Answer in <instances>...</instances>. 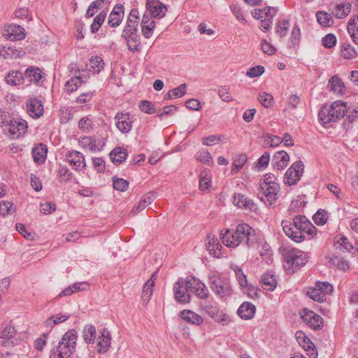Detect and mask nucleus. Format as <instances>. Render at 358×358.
I'll return each instance as SVG.
<instances>
[{
  "instance_id": "nucleus-1",
  "label": "nucleus",
  "mask_w": 358,
  "mask_h": 358,
  "mask_svg": "<svg viewBox=\"0 0 358 358\" xmlns=\"http://www.w3.org/2000/svg\"><path fill=\"white\" fill-rule=\"evenodd\" d=\"M282 227L285 234L296 243H301L305 238V234L313 236L316 228L304 215H298L292 220H282Z\"/></svg>"
},
{
  "instance_id": "nucleus-2",
  "label": "nucleus",
  "mask_w": 358,
  "mask_h": 358,
  "mask_svg": "<svg viewBox=\"0 0 358 358\" xmlns=\"http://www.w3.org/2000/svg\"><path fill=\"white\" fill-rule=\"evenodd\" d=\"M220 235L222 243L230 248H235L240 244L250 247L255 240L253 229L247 224H239L234 232L227 229L224 234L221 232Z\"/></svg>"
},
{
  "instance_id": "nucleus-3",
  "label": "nucleus",
  "mask_w": 358,
  "mask_h": 358,
  "mask_svg": "<svg viewBox=\"0 0 358 358\" xmlns=\"http://www.w3.org/2000/svg\"><path fill=\"white\" fill-rule=\"evenodd\" d=\"M261 200L266 206H273L278 199L280 185L277 177L271 173L265 174L259 181Z\"/></svg>"
},
{
  "instance_id": "nucleus-4",
  "label": "nucleus",
  "mask_w": 358,
  "mask_h": 358,
  "mask_svg": "<svg viewBox=\"0 0 358 358\" xmlns=\"http://www.w3.org/2000/svg\"><path fill=\"white\" fill-rule=\"evenodd\" d=\"M347 110L345 103L334 101L331 106H324L320 109L318 113L319 120L324 127H330L334 122L343 118Z\"/></svg>"
},
{
  "instance_id": "nucleus-5",
  "label": "nucleus",
  "mask_w": 358,
  "mask_h": 358,
  "mask_svg": "<svg viewBox=\"0 0 358 358\" xmlns=\"http://www.w3.org/2000/svg\"><path fill=\"white\" fill-rule=\"evenodd\" d=\"M284 267L290 273H294L306 263V254L296 248L287 251L284 255Z\"/></svg>"
},
{
  "instance_id": "nucleus-6",
  "label": "nucleus",
  "mask_w": 358,
  "mask_h": 358,
  "mask_svg": "<svg viewBox=\"0 0 358 358\" xmlns=\"http://www.w3.org/2000/svg\"><path fill=\"white\" fill-rule=\"evenodd\" d=\"M209 285L213 292L221 298L231 294V288L228 278L212 273L208 276Z\"/></svg>"
},
{
  "instance_id": "nucleus-7",
  "label": "nucleus",
  "mask_w": 358,
  "mask_h": 358,
  "mask_svg": "<svg viewBox=\"0 0 358 358\" xmlns=\"http://www.w3.org/2000/svg\"><path fill=\"white\" fill-rule=\"evenodd\" d=\"M192 288V277L179 278L173 285V290L176 301L187 303L191 301L190 289Z\"/></svg>"
},
{
  "instance_id": "nucleus-8",
  "label": "nucleus",
  "mask_w": 358,
  "mask_h": 358,
  "mask_svg": "<svg viewBox=\"0 0 358 358\" xmlns=\"http://www.w3.org/2000/svg\"><path fill=\"white\" fill-rule=\"evenodd\" d=\"M77 334L74 330L65 333L59 343L57 348L64 357H70L76 348Z\"/></svg>"
},
{
  "instance_id": "nucleus-9",
  "label": "nucleus",
  "mask_w": 358,
  "mask_h": 358,
  "mask_svg": "<svg viewBox=\"0 0 358 358\" xmlns=\"http://www.w3.org/2000/svg\"><path fill=\"white\" fill-rule=\"evenodd\" d=\"M333 292V287L327 282H317L315 286L310 288L308 292V296L313 300L317 302H323L326 296Z\"/></svg>"
},
{
  "instance_id": "nucleus-10",
  "label": "nucleus",
  "mask_w": 358,
  "mask_h": 358,
  "mask_svg": "<svg viewBox=\"0 0 358 358\" xmlns=\"http://www.w3.org/2000/svg\"><path fill=\"white\" fill-rule=\"evenodd\" d=\"M200 307L203 312L215 322L222 323L223 325L228 323V316L212 303L202 302L200 303Z\"/></svg>"
},
{
  "instance_id": "nucleus-11",
  "label": "nucleus",
  "mask_w": 358,
  "mask_h": 358,
  "mask_svg": "<svg viewBox=\"0 0 358 358\" xmlns=\"http://www.w3.org/2000/svg\"><path fill=\"white\" fill-rule=\"evenodd\" d=\"M303 164L301 161L294 162L286 171L284 177L285 184L288 185H295L302 176Z\"/></svg>"
},
{
  "instance_id": "nucleus-12",
  "label": "nucleus",
  "mask_w": 358,
  "mask_h": 358,
  "mask_svg": "<svg viewBox=\"0 0 358 358\" xmlns=\"http://www.w3.org/2000/svg\"><path fill=\"white\" fill-rule=\"evenodd\" d=\"M27 123L25 120L12 117L6 127L5 131L10 134L11 138H17L27 132Z\"/></svg>"
},
{
  "instance_id": "nucleus-13",
  "label": "nucleus",
  "mask_w": 358,
  "mask_h": 358,
  "mask_svg": "<svg viewBox=\"0 0 358 358\" xmlns=\"http://www.w3.org/2000/svg\"><path fill=\"white\" fill-rule=\"evenodd\" d=\"M301 318L303 322L313 330L320 329L323 327V319L310 310L304 308L301 313Z\"/></svg>"
},
{
  "instance_id": "nucleus-14",
  "label": "nucleus",
  "mask_w": 358,
  "mask_h": 358,
  "mask_svg": "<svg viewBox=\"0 0 358 358\" xmlns=\"http://www.w3.org/2000/svg\"><path fill=\"white\" fill-rule=\"evenodd\" d=\"M115 126L122 133H129L132 129V117L129 113H117L115 116Z\"/></svg>"
},
{
  "instance_id": "nucleus-15",
  "label": "nucleus",
  "mask_w": 358,
  "mask_h": 358,
  "mask_svg": "<svg viewBox=\"0 0 358 358\" xmlns=\"http://www.w3.org/2000/svg\"><path fill=\"white\" fill-rule=\"evenodd\" d=\"M16 330L14 327L7 325L1 332L0 336V345L9 347L14 346L17 343L15 338Z\"/></svg>"
},
{
  "instance_id": "nucleus-16",
  "label": "nucleus",
  "mask_w": 358,
  "mask_h": 358,
  "mask_svg": "<svg viewBox=\"0 0 358 358\" xmlns=\"http://www.w3.org/2000/svg\"><path fill=\"white\" fill-rule=\"evenodd\" d=\"M66 161L73 166L76 171H81L86 166L83 155L78 152L72 150L68 152L66 156Z\"/></svg>"
},
{
  "instance_id": "nucleus-17",
  "label": "nucleus",
  "mask_w": 358,
  "mask_h": 358,
  "mask_svg": "<svg viewBox=\"0 0 358 358\" xmlns=\"http://www.w3.org/2000/svg\"><path fill=\"white\" fill-rule=\"evenodd\" d=\"M124 18V6L117 4L113 8L108 18V24L110 27H118Z\"/></svg>"
},
{
  "instance_id": "nucleus-18",
  "label": "nucleus",
  "mask_w": 358,
  "mask_h": 358,
  "mask_svg": "<svg viewBox=\"0 0 358 358\" xmlns=\"http://www.w3.org/2000/svg\"><path fill=\"white\" fill-rule=\"evenodd\" d=\"M146 7L153 17L159 19L165 15L167 10L164 4L156 0H147Z\"/></svg>"
},
{
  "instance_id": "nucleus-19",
  "label": "nucleus",
  "mask_w": 358,
  "mask_h": 358,
  "mask_svg": "<svg viewBox=\"0 0 358 358\" xmlns=\"http://www.w3.org/2000/svg\"><path fill=\"white\" fill-rule=\"evenodd\" d=\"M206 245L209 253L215 257L219 258L222 255V245L214 234H210L207 236Z\"/></svg>"
},
{
  "instance_id": "nucleus-20",
  "label": "nucleus",
  "mask_w": 358,
  "mask_h": 358,
  "mask_svg": "<svg viewBox=\"0 0 358 358\" xmlns=\"http://www.w3.org/2000/svg\"><path fill=\"white\" fill-rule=\"evenodd\" d=\"M190 292L201 299H206L209 296V292L206 285L195 277H192Z\"/></svg>"
},
{
  "instance_id": "nucleus-21",
  "label": "nucleus",
  "mask_w": 358,
  "mask_h": 358,
  "mask_svg": "<svg viewBox=\"0 0 358 358\" xmlns=\"http://www.w3.org/2000/svg\"><path fill=\"white\" fill-rule=\"evenodd\" d=\"M28 114L34 118H38L43 114V106L42 101L36 98H31L27 103Z\"/></svg>"
},
{
  "instance_id": "nucleus-22",
  "label": "nucleus",
  "mask_w": 358,
  "mask_h": 358,
  "mask_svg": "<svg viewBox=\"0 0 358 358\" xmlns=\"http://www.w3.org/2000/svg\"><path fill=\"white\" fill-rule=\"evenodd\" d=\"M100 334L101 335L97 338V352L99 353H105L110 346V334L106 328L102 329L100 331Z\"/></svg>"
},
{
  "instance_id": "nucleus-23",
  "label": "nucleus",
  "mask_w": 358,
  "mask_h": 358,
  "mask_svg": "<svg viewBox=\"0 0 358 358\" xmlns=\"http://www.w3.org/2000/svg\"><path fill=\"white\" fill-rule=\"evenodd\" d=\"M42 78L41 71L36 67L31 66L27 68L23 74L24 83L27 85L31 83H38Z\"/></svg>"
},
{
  "instance_id": "nucleus-24",
  "label": "nucleus",
  "mask_w": 358,
  "mask_h": 358,
  "mask_svg": "<svg viewBox=\"0 0 358 358\" xmlns=\"http://www.w3.org/2000/svg\"><path fill=\"white\" fill-rule=\"evenodd\" d=\"M233 203L238 208L244 210H252L255 207L252 199L240 193L234 194Z\"/></svg>"
},
{
  "instance_id": "nucleus-25",
  "label": "nucleus",
  "mask_w": 358,
  "mask_h": 358,
  "mask_svg": "<svg viewBox=\"0 0 358 358\" xmlns=\"http://www.w3.org/2000/svg\"><path fill=\"white\" fill-rule=\"evenodd\" d=\"M80 143L84 148L89 149L92 152L101 151L105 145L102 140H95L92 136L82 138Z\"/></svg>"
},
{
  "instance_id": "nucleus-26",
  "label": "nucleus",
  "mask_w": 358,
  "mask_h": 358,
  "mask_svg": "<svg viewBox=\"0 0 358 358\" xmlns=\"http://www.w3.org/2000/svg\"><path fill=\"white\" fill-rule=\"evenodd\" d=\"M256 311L255 306L250 302H243L237 310L238 316L244 320H249L254 317Z\"/></svg>"
},
{
  "instance_id": "nucleus-27",
  "label": "nucleus",
  "mask_w": 358,
  "mask_h": 358,
  "mask_svg": "<svg viewBox=\"0 0 358 358\" xmlns=\"http://www.w3.org/2000/svg\"><path fill=\"white\" fill-rule=\"evenodd\" d=\"M276 9L274 7H266L264 9H255L252 12V15L254 18L257 20H273V17L276 14Z\"/></svg>"
},
{
  "instance_id": "nucleus-28",
  "label": "nucleus",
  "mask_w": 358,
  "mask_h": 358,
  "mask_svg": "<svg viewBox=\"0 0 358 358\" xmlns=\"http://www.w3.org/2000/svg\"><path fill=\"white\" fill-rule=\"evenodd\" d=\"M273 161L274 168L278 170H282L287 166L289 156L285 151L280 150L274 155Z\"/></svg>"
},
{
  "instance_id": "nucleus-29",
  "label": "nucleus",
  "mask_w": 358,
  "mask_h": 358,
  "mask_svg": "<svg viewBox=\"0 0 358 358\" xmlns=\"http://www.w3.org/2000/svg\"><path fill=\"white\" fill-rule=\"evenodd\" d=\"M6 31V36L12 41L21 40L25 37L24 29L20 25H10Z\"/></svg>"
},
{
  "instance_id": "nucleus-30",
  "label": "nucleus",
  "mask_w": 358,
  "mask_h": 358,
  "mask_svg": "<svg viewBox=\"0 0 358 358\" xmlns=\"http://www.w3.org/2000/svg\"><path fill=\"white\" fill-rule=\"evenodd\" d=\"M180 317L186 322L195 325H201L203 322L201 316L189 310H182Z\"/></svg>"
},
{
  "instance_id": "nucleus-31",
  "label": "nucleus",
  "mask_w": 358,
  "mask_h": 358,
  "mask_svg": "<svg viewBox=\"0 0 358 358\" xmlns=\"http://www.w3.org/2000/svg\"><path fill=\"white\" fill-rule=\"evenodd\" d=\"M262 287L268 291H273L277 286V280L271 272L263 275L261 280Z\"/></svg>"
},
{
  "instance_id": "nucleus-32",
  "label": "nucleus",
  "mask_w": 358,
  "mask_h": 358,
  "mask_svg": "<svg viewBox=\"0 0 358 358\" xmlns=\"http://www.w3.org/2000/svg\"><path fill=\"white\" fill-rule=\"evenodd\" d=\"M110 156L114 164H120L126 159L128 153L126 149L117 147L110 152Z\"/></svg>"
},
{
  "instance_id": "nucleus-33",
  "label": "nucleus",
  "mask_w": 358,
  "mask_h": 358,
  "mask_svg": "<svg viewBox=\"0 0 358 358\" xmlns=\"http://www.w3.org/2000/svg\"><path fill=\"white\" fill-rule=\"evenodd\" d=\"M47 154V146L43 143L38 144L32 150V155L35 162L42 164L45 162Z\"/></svg>"
},
{
  "instance_id": "nucleus-34",
  "label": "nucleus",
  "mask_w": 358,
  "mask_h": 358,
  "mask_svg": "<svg viewBox=\"0 0 358 358\" xmlns=\"http://www.w3.org/2000/svg\"><path fill=\"white\" fill-rule=\"evenodd\" d=\"M155 199V196L151 193H148L144 195L140 200L137 206H134L131 213L135 215L138 213L140 211L143 210L145 208L146 206L151 204Z\"/></svg>"
},
{
  "instance_id": "nucleus-35",
  "label": "nucleus",
  "mask_w": 358,
  "mask_h": 358,
  "mask_svg": "<svg viewBox=\"0 0 358 358\" xmlns=\"http://www.w3.org/2000/svg\"><path fill=\"white\" fill-rule=\"evenodd\" d=\"M7 84L17 86L24 84L23 73L19 71L9 72L5 78Z\"/></svg>"
},
{
  "instance_id": "nucleus-36",
  "label": "nucleus",
  "mask_w": 358,
  "mask_h": 358,
  "mask_svg": "<svg viewBox=\"0 0 358 358\" xmlns=\"http://www.w3.org/2000/svg\"><path fill=\"white\" fill-rule=\"evenodd\" d=\"M83 337L87 344H93L96 337V331L92 324H86L83 331Z\"/></svg>"
},
{
  "instance_id": "nucleus-37",
  "label": "nucleus",
  "mask_w": 358,
  "mask_h": 358,
  "mask_svg": "<svg viewBox=\"0 0 358 358\" xmlns=\"http://www.w3.org/2000/svg\"><path fill=\"white\" fill-rule=\"evenodd\" d=\"M348 31L353 42L358 44V15L350 19L348 25Z\"/></svg>"
},
{
  "instance_id": "nucleus-38",
  "label": "nucleus",
  "mask_w": 358,
  "mask_h": 358,
  "mask_svg": "<svg viewBox=\"0 0 358 358\" xmlns=\"http://www.w3.org/2000/svg\"><path fill=\"white\" fill-rule=\"evenodd\" d=\"M128 46V48L131 51H138L141 49V40L140 36L138 33H134L131 36H128V37L124 38Z\"/></svg>"
},
{
  "instance_id": "nucleus-39",
  "label": "nucleus",
  "mask_w": 358,
  "mask_h": 358,
  "mask_svg": "<svg viewBox=\"0 0 358 358\" xmlns=\"http://www.w3.org/2000/svg\"><path fill=\"white\" fill-rule=\"evenodd\" d=\"M329 87L334 92L338 94H343L345 86L341 80L336 76H334L329 81Z\"/></svg>"
},
{
  "instance_id": "nucleus-40",
  "label": "nucleus",
  "mask_w": 358,
  "mask_h": 358,
  "mask_svg": "<svg viewBox=\"0 0 358 358\" xmlns=\"http://www.w3.org/2000/svg\"><path fill=\"white\" fill-rule=\"evenodd\" d=\"M301 346L307 352V355L310 358H316L317 356V350L314 344L307 336H303V341L299 343Z\"/></svg>"
},
{
  "instance_id": "nucleus-41",
  "label": "nucleus",
  "mask_w": 358,
  "mask_h": 358,
  "mask_svg": "<svg viewBox=\"0 0 358 358\" xmlns=\"http://www.w3.org/2000/svg\"><path fill=\"white\" fill-rule=\"evenodd\" d=\"M329 263L343 271H347L350 268L349 262L343 257L338 256L329 257Z\"/></svg>"
},
{
  "instance_id": "nucleus-42",
  "label": "nucleus",
  "mask_w": 358,
  "mask_h": 358,
  "mask_svg": "<svg viewBox=\"0 0 358 358\" xmlns=\"http://www.w3.org/2000/svg\"><path fill=\"white\" fill-rule=\"evenodd\" d=\"M88 65L90 71L92 70L94 73H99L103 69L104 62L101 57L95 56L90 59Z\"/></svg>"
},
{
  "instance_id": "nucleus-43",
  "label": "nucleus",
  "mask_w": 358,
  "mask_h": 358,
  "mask_svg": "<svg viewBox=\"0 0 358 358\" xmlns=\"http://www.w3.org/2000/svg\"><path fill=\"white\" fill-rule=\"evenodd\" d=\"M83 83V80H81L80 76H74L66 83L65 90L69 93H71L77 90Z\"/></svg>"
},
{
  "instance_id": "nucleus-44",
  "label": "nucleus",
  "mask_w": 358,
  "mask_h": 358,
  "mask_svg": "<svg viewBox=\"0 0 358 358\" xmlns=\"http://www.w3.org/2000/svg\"><path fill=\"white\" fill-rule=\"evenodd\" d=\"M153 293V286H152V281L150 282H145L143 288V292L141 294V299L143 301V306H146L149 301L150 300V298Z\"/></svg>"
},
{
  "instance_id": "nucleus-45",
  "label": "nucleus",
  "mask_w": 358,
  "mask_h": 358,
  "mask_svg": "<svg viewBox=\"0 0 358 358\" xmlns=\"http://www.w3.org/2000/svg\"><path fill=\"white\" fill-rule=\"evenodd\" d=\"M232 270L234 271L236 278L238 282V284L242 287H248V280L246 275L243 273L241 268L238 266L237 265H232L231 266Z\"/></svg>"
},
{
  "instance_id": "nucleus-46",
  "label": "nucleus",
  "mask_w": 358,
  "mask_h": 358,
  "mask_svg": "<svg viewBox=\"0 0 358 358\" xmlns=\"http://www.w3.org/2000/svg\"><path fill=\"white\" fill-rule=\"evenodd\" d=\"M106 11H101L94 18L93 22L91 24V31L92 33H96L99 31L106 20Z\"/></svg>"
},
{
  "instance_id": "nucleus-47",
  "label": "nucleus",
  "mask_w": 358,
  "mask_h": 358,
  "mask_svg": "<svg viewBox=\"0 0 358 358\" xmlns=\"http://www.w3.org/2000/svg\"><path fill=\"white\" fill-rule=\"evenodd\" d=\"M350 10L351 4L350 3L338 4L336 7L335 16L339 19L343 18L350 13Z\"/></svg>"
},
{
  "instance_id": "nucleus-48",
  "label": "nucleus",
  "mask_w": 358,
  "mask_h": 358,
  "mask_svg": "<svg viewBox=\"0 0 358 358\" xmlns=\"http://www.w3.org/2000/svg\"><path fill=\"white\" fill-rule=\"evenodd\" d=\"M316 17L318 23L324 27H329L334 22L331 15L324 11H317Z\"/></svg>"
},
{
  "instance_id": "nucleus-49",
  "label": "nucleus",
  "mask_w": 358,
  "mask_h": 358,
  "mask_svg": "<svg viewBox=\"0 0 358 358\" xmlns=\"http://www.w3.org/2000/svg\"><path fill=\"white\" fill-rule=\"evenodd\" d=\"M69 317V315L64 314H58L57 315L51 316L46 320L45 325L47 327H52L54 325L66 321Z\"/></svg>"
},
{
  "instance_id": "nucleus-50",
  "label": "nucleus",
  "mask_w": 358,
  "mask_h": 358,
  "mask_svg": "<svg viewBox=\"0 0 358 358\" xmlns=\"http://www.w3.org/2000/svg\"><path fill=\"white\" fill-rule=\"evenodd\" d=\"M195 157L198 161H199L203 164H206L208 165L213 164L212 156L210 154V152L208 151H207L206 150H201L199 151L196 154Z\"/></svg>"
},
{
  "instance_id": "nucleus-51",
  "label": "nucleus",
  "mask_w": 358,
  "mask_h": 358,
  "mask_svg": "<svg viewBox=\"0 0 358 358\" xmlns=\"http://www.w3.org/2000/svg\"><path fill=\"white\" fill-rule=\"evenodd\" d=\"M341 53L344 58L348 59H352L357 56L356 50L351 45L348 43H345L343 45Z\"/></svg>"
},
{
  "instance_id": "nucleus-52",
  "label": "nucleus",
  "mask_w": 358,
  "mask_h": 358,
  "mask_svg": "<svg viewBox=\"0 0 358 358\" xmlns=\"http://www.w3.org/2000/svg\"><path fill=\"white\" fill-rule=\"evenodd\" d=\"M289 22L287 20L279 21L276 25L275 32L280 37L285 36L289 30Z\"/></svg>"
},
{
  "instance_id": "nucleus-53",
  "label": "nucleus",
  "mask_w": 358,
  "mask_h": 358,
  "mask_svg": "<svg viewBox=\"0 0 358 358\" xmlns=\"http://www.w3.org/2000/svg\"><path fill=\"white\" fill-rule=\"evenodd\" d=\"M129 182L127 180L119 178H113V187L118 191L124 192L127 189Z\"/></svg>"
},
{
  "instance_id": "nucleus-54",
  "label": "nucleus",
  "mask_w": 358,
  "mask_h": 358,
  "mask_svg": "<svg viewBox=\"0 0 358 358\" xmlns=\"http://www.w3.org/2000/svg\"><path fill=\"white\" fill-rule=\"evenodd\" d=\"M327 212L324 210L320 209L313 216V220L317 225H323L327 220Z\"/></svg>"
},
{
  "instance_id": "nucleus-55",
  "label": "nucleus",
  "mask_w": 358,
  "mask_h": 358,
  "mask_svg": "<svg viewBox=\"0 0 358 358\" xmlns=\"http://www.w3.org/2000/svg\"><path fill=\"white\" fill-rule=\"evenodd\" d=\"M265 69L263 66L258 65L249 69L246 76L249 78H256L262 76L264 73Z\"/></svg>"
},
{
  "instance_id": "nucleus-56",
  "label": "nucleus",
  "mask_w": 358,
  "mask_h": 358,
  "mask_svg": "<svg viewBox=\"0 0 358 358\" xmlns=\"http://www.w3.org/2000/svg\"><path fill=\"white\" fill-rule=\"evenodd\" d=\"M258 100L265 108H269L272 105L273 97L270 94L261 92L259 94Z\"/></svg>"
},
{
  "instance_id": "nucleus-57",
  "label": "nucleus",
  "mask_w": 358,
  "mask_h": 358,
  "mask_svg": "<svg viewBox=\"0 0 358 358\" xmlns=\"http://www.w3.org/2000/svg\"><path fill=\"white\" fill-rule=\"evenodd\" d=\"M140 110L147 114H153L157 112L152 103L147 100L141 101L139 104Z\"/></svg>"
},
{
  "instance_id": "nucleus-58",
  "label": "nucleus",
  "mask_w": 358,
  "mask_h": 358,
  "mask_svg": "<svg viewBox=\"0 0 358 358\" xmlns=\"http://www.w3.org/2000/svg\"><path fill=\"white\" fill-rule=\"evenodd\" d=\"M155 27V22L152 20L149 24L142 25L141 31L145 38H150L152 36L153 29Z\"/></svg>"
},
{
  "instance_id": "nucleus-59",
  "label": "nucleus",
  "mask_w": 358,
  "mask_h": 358,
  "mask_svg": "<svg viewBox=\"0 0 358 358\" xmlns=\"http://www.w3.org/2000/svg\"><path fill=\"white\" fill-rule=\"evenodd\" d=\"M322 45L327 48H331L336 44V38L333 34H329L323 37Z\"/></svg>"
},
{
  "instance_id": "nucleus-60",
  "label": "nucleus",
  "mask_w": 358,
  "mask_h": 358,
  "mask_svg": "<svg viewBox=\"0 0 358 358\" xmlns=\"http://www.w3.org/2000/svg\"><path fill=\"white\" fill-rule=\"evenodd\" d=\"M177 110V107L174 105L166 106L162 109L157 110V115L159 117H162L164 115H172L174 111Z\"/></svg>"
},
{
  "instance_id": "nucleus-61",
  "label": "nucleus",
  "mask_w": 358,
  "mask_h": 358,
  "mask_svg": "<svg viewBox=\"0 0 358 358\" xmlns=\"http://www.w3.org/2000/svg\"><path fill=\"white\" fill-rule=\"evenodd\" d=\"M80 129L88 131L92 129V121L88 117H83L78 122Z\"/></svg>"
},
{
  "instance_id": "nucleus-62",
  "label": "nucleus",
  "mask_w": 358,
  "mask_h": 358,
  "mask_svg": "<svg viewBox=\"0 0 358 358\" xmlns=\"http://www.w3.org/2000/svg\"><path fill=\"white\" fill-rule=\"evenodd\" d=\"M13 211V203L10 202L0 201V216L6 215Z\"/></svg>"
},
{
  "instance_id": "nucleus-63",
  "label": "nucleus",
  "mask_w": 358,
  "mask_h": 358,
  "mask_svg": "<svg viewBox=\"0 0 358 358\" xmlns=\"http://www.w3.org/2000/svg\"><path fill=\"white\" fill-rule=\"evenodd\" d=\"M218 94L220 99L226 102H229L232 101V97L229 92V87L224 86L221 87L218 90Z\"/></svg>"
},
{
  "instance_id": "nucleus-64",
  "label": "nucleus",
  "mask_w": 358,
  "mask_h": 358,
  "mask_svg": "<svg viewBox=\"0 0 358 358\" xmlns=\"http://www.w3.org/2000/svg\"><path fill=\"white\" fill-rule=\"evenodd\" d=\"M56 209V206L53 202H46L45 203L41 204L40 210L43 214H50L55 211Z\"/></svg>"
}]
</instances>
